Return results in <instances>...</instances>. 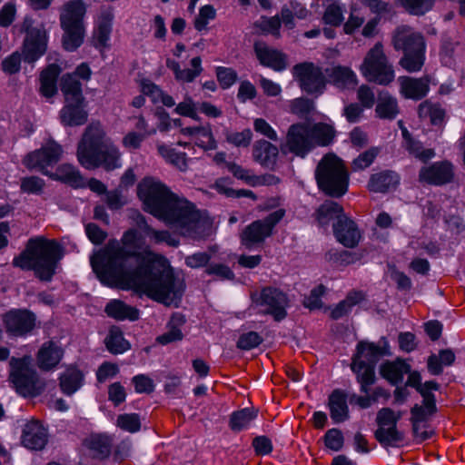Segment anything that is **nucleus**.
<instances>
[{"mask_svg": "<svg viewBox=\"0 0 465 465\" xmlns=\"http://www.w3.org/2000/svg\"><path fill=\"white\" fill-rule=\"evenodd\" d=\"M105 312L108 316L123 321L128 319L130 321H135L139 318V311L132 307L120 300L111 301L105 307Z\"/></svg>", "mask_w": 465, "mask_h": 465, "instance_id": "40", "label": "nucleus"}, {"mask_svg": "<svg viewBox=\"0 0 465 465\" xmlns=\"http://www.w3.org/2000/svg\"><path fill=\"white\" fill-rule=\"evenodd\" d=\"M378 153L379 149L376 147L370 148L369 150L363 152L352 162V170L359 171L367 168L373 163Z\"/></svg>", "mask_w": 465, "mask_h": 465, "instance_id": "57", "label": "nucleus"}, {"mask_svg": "<svg viewBox=\"0 0 465 465\" xmlns=\"http://www.w3.org/2000/svg\"><path fill=\"white\" fill-rule=\"evenodd\" d=\"M313 148L308 124H294L290 126L285 143L282 146L283 153L290 152L303 158Z\"/></svg>", "mask_w": 465, "mask_h": 465, "instance_id": "16", "label": "nucleus"}, {"mask_svg": "<svg viewBox=\"0 0 465 465\" xmlns=\"http://www.w3.org/2000/svg\"><path fill=\"white\" fill-rule=\"evenodd\" d=\"M406 149L410 153L413 154L416 158L422 162H427L434 156L432 149H423L422 144L418 141H411L405 144Z\"/></svg>", "mask_w": 465, "mask_h": 465, "instance_id": "58", "label": "nucleus"}, {"mask_svg": "<svg viewBox=\"0 0 465 465\" xmlns=\"http://www.w3.org/2000/svg\"><path fill=\"white\" fill-rule=\"evenodd\" d=\"M58 246L55 241L42 237L31 239L25 251L14 260L15 265L33 270L42 281H50L55 272Z\"/></svg>", "mask_w": 465, "mask_h": 465, "instance_id": "4", "label": "nucleus"}, {"mask_svg": "<svg viewBox=\"0 0 465 465\" xmlns=\"http://www.w3.org/2000/svg\"><path fill=\"white\" fill-rule=\"evenodd\" d=\"M331 418L335 423H340L349 418L347 394L341 390H334L329 396Z\"/></svg>", "mask_w": 465, "mask_h": 465, "instance_id": "31", "label": "nucleus"}, {"mask_svg": "<svg viewBox=\"0 0 465 465\" xmlns=\"http://www.w3.org/2000/svg\"><path fill=\"white\" fill-rule=\"evenodd\" d=\"M360 70L369 82L381 85L390 84L395 77L393 67L389 63L381 43H376L368 51Z\"/></svg>", "mask_w": 465, "mask_h": 465, "instance_id": "8", "label": "nucleus"}, {"mask_svg": "<svg viewBox=\"0 0 465 465\" xmlns=\"http://www.w3.org/2000/svg\"><path fill=\"white\" fill-rule=\"evenodd\" d=\"M333 233L337 241L346 248H354L358 245L361 234L355 223L347 215L340 216L333 223Z\"/></svg>", "mask_w": 465, "mask_h": 465, "instance_id": "19", "label": "nucleus"}, {"mask_svg": "<svg viewBox=\"0 0 465 465\" xmlns=\"http://www.w3.org/2000/svg\"><path fill=\"white\" fill-rule=\"evenodd\" d=\"M117 426L131 433L136 432L141 428V421L138 414H122L117 418Z\"/></svg>", "mask_w": 465, "mask_h": 465, "instance_id": "54", "label": "nucleus"}, {"mask_svg": "<svg viewBox=\"0 0 465 465\" xmlns=\"http://www.w3.org/2000/svg\"><path fill=\"white\" fill-rule=\"evenodd\" d=\"M315 179L319 189L327 196L341 198L349 186V173L343 162L334 153L325 154L318 163Z\"/></svg>", "mask_w": 465, "mask_h": 465, "instance_id": "5", "label": "nucleus"}, {"mask_svg": "<svg viewBox=\"0 0 465 465\" xmlns=\"http://www.w3.org/2000/svg\"><path fill=\"white\" fill-rule=\"evenodd\" d=\"M343 440V435L339 429H331L327 430L324 436L325 446L334 451L342 448Z\"/></svg>", "mask_w": 465, "mask_h": 465, "instance_id": "62", "label": "nucleus"}, {"mask_svg": "<svg viewBox=\"0 0 465 465\" xmlns=\"http://www.w3.org/2000/svg\"><path fill=\"white\" fill-rule=\"evenodd\" d=\"M215 9L210 5H204L200 9L199 15L194 19V27L198 31L205 29L208 21L215 17Z\"/></svg>", "mask_w": 465, "mask_h": 465, "instance_id": "63", "label": "nucleus"}, {"mask_svg": "<svg viewBox=\"0 0 465 465\" xmlns=\"http://www.w3.org/2000/svg\"><path fill=\"white\" fill-rule=\"evenodd\" d=\"M343 8L336 3L329 5L323 14L322 20L326 25L339 26L343 22Z\"/></svg>", "mask_w": 465, "mask_h": 465, "instance_id": "50", "label": "nucleus"}, {"mask_svg": "<svg viewBox=\"0 0 465 465\" xmlns=\"http://www.w3.org/2000/svg\"><path fill=\"white\" fill-rule=\"evenodd\" d=\"M365 295L362 292L360 291H351L350 292L346 298L340 302L334 309L331 310L330 317L332 320H339L344 316H346L351 310L353 306L360 303L363 301Z\"/></svg>", "mask_w": 465, "mask_h": 465, "instance_id": "42", "label": "nucleus"}, {"mask_svg": "<svg viewBox=\"0 0 465 465\" xmlns=\"http://www.w3.org/2000/svg\"><path fill=\"white\" fill-rule=\"evenodd\" d=\"M455 361V354L450 349L440 350L439 355L431 354L428 358V370L433 375L442 372V365L450 366Z\"/></svg>", "mask_w": 465, "mask_h": 465, "instance_id": "43", "label": "nucleus"}, {"mask_svg": "<svg viewBox=\"0 0 465 465\" xmlns=\"http://www.w3.org/2000/svg\"><path fill=\"white\" fill-rule=\"evenodd\" d=\"M216 76L220 85L223 88H229L232 86L237 80V73L228 67H218L216 69Z\"/></svg>", "mask_w": 465, "mask_h": 465, "instance_id": "64", "label": "nucleus"}, {"mask_svg": "<svg viewBox=\"0 0 465 465\" xmlns=\"http://www.w3.org/2000/svg\"><path fill=\"white\" fill-rule=\"evenodd\" d=\"M158 150L163 157L179 170L185 171L187 169V159L184 153H178L174 149L164 145L159 146Z\"/></svg>", "mask_w": 465, "mask_h": 465, "instance_id": "49", "label": "nucleus"}, {"mask_svg": "<svg viewBox=\"0 0 465 465\" xmlns=\"http://www.w3.org/2000/svg\"><path fill=\"white\" fill-rule=\"evenodd\" d=\"M430 79L429 76L413 78L400 76V93L407 99L420 100L425 97L430 90Z\"/></svg>", "mask_w": 465, "mask_h": 465, "instance_id": "23", "label": "nucleus"}, {"mask_svg": "<svg viewBox=\"0 0 465 465\" xmlns=\"http://www.w3.org/2000/svg\"><path fill=\"white\" fill-rule=\"evenodd\" d=\"M62 91L64 95V116H84V96L82 84L73 74H65L62 79Z\"/></svg>", "mask_w": 465, "mask_h": 465, "instance_id": "17", "label": "nucleus"}, {"mask_svg": "<svg viewBox=\"0 0 465 465\" xmlns=\"http://www.w3.org/2000/svg\"><path fill=\"white\" fill-rule=\"evenodd\" d=\"M401 412L395 414V412L390 408L381 409L376 417V422L379 428H386L396 426L397 421L401 419Z\"/></svg>", "mask_w": 465, "mask_h": 465, "instance_id": "55", "label": "nucleus"}, {"mask_svg": "<svg viewBox=\"0 0 465 465\" xmlns=\"http://www.w3.org/2000/svg\"><path fill=\"white\" fill-rule=\"evenodd\" d=\"M255 302L260 306H264L265 309L262 312L272 315L277 322L282 321L287 315L285 308L288 305V299L286 294L279 289L263 288Z\"/></svg>", "mask_w": 465, "mask_h": 465, "instance_id": "18", "label": "nucleus"}, {"mask_svg": "<svg viewBox=\"0 0 465 465\" xmlns=\"http://www.w3.org/2000/svg\"><path fill=\"white\" fill-rule=\"evenodd\" d=\"M381 376L388 380L391 384H397L403 379L404 374L410 372L411 366L402 360L395 361H386L381 365Z\"/></svg>", "mask_w": 465, "mask_h": 465, "instance_id": "36", "label": "nucleus"}, {"mask_svg": "<svg viewBox=\"0 0 465 465\" xmlns=\"http://www.w3.org/2000/svg\"><path fill=\"white\" fill-rule=\"evenodd\" d=\"M86 446L94 458L103 460L107 458L111 453L112 440L107 435H92L86 440Z\"/></svg>", "mask_w": 465, "mask_h": 465, "instance_id": "41", "label": "nucleus"}, {"mask_svg": "<svg viewBox=\"0 0 465 465\" xmlns=\"http://www.w3.org/2000/svg\"><path fill=\"white\" fill-rule=\"evenodd\" d=\"M381 341L382 345L360 341L352 357L351 368L356 373L357 381L361 383V391L364 393H368L370 386L375 382L376 363L382 356L390 354L387 341L383 338Z\"/></svg>", "mask_w": 465, "mask_h": 465, "instance_id": "6", "label": "nucleus"}, {"mask_svg": "<svg viewBox=\"0 0 465 465\" xmlns=\"http://www.w3.org/2000/svg\"><path fill=\"white\" fill-rule=\"evenodd\" d=\"M175 113L182 116H195L197 113L208 116H217L221 112L209 103H202L197 106L190 97H185L183 102L177 104Z\"/></svg>", "mask_w": 465, "mask_h": 465, "instance_id": "32", "label": "nucleus"}, {"mask_svg": "<svg viewBox=\"0 0 465 465\" xmlns=\"http://www.w3.org/2000/svg\"><path fill=\"white\" fill-rule=\"evenodd\" d=\"M121 153L116 145L106 137L100 122L90 124L77 146V159L88 170L103 167L113 171L120 167Z\"/></svg>", "mask_w": 465, "mask_h": 465, "instance_id": "2", "label": "nucleus"}, {"mask_svg": "<svg viewBox=\"0 0 465 465\" xmlns=\"http://www.w3.org/2000/svg\"><path fill=\"white\" fill-rule=\"evenodd\" d=\"M136 232H124L122 244L109 241L91 257L94 272L102 283L111 287L134 289L166 306L177 305L184 291L163 259H146L131 250L135 247Z\"/></svg>", "mask_w": 465, "mask_h": 465, "instance_id": "1", "label": "nucleus"}, {"mask_svg": "<svg viewBox=\"0 0 465 465\" xmlns=\"http://www.w3.org/2000/svg\"><path fill=\"white\" fill-rule=\"evenodd\" d=\"M86 5L83 0H70L64 5L61 25H84Z\"/></svg>", "mask_w": 465, "mask_h": 465, "instance_id": "29", "label": "nucleus"}, {"mask_svg": "<svg viewBox=\"0 0 465 465\" xmlns=\"http://www.w3.org/2000/svg\"><path fill=\"white\" fill-rule=\"evenodd\" d=\"M39 94L49 99L58 92V59L46 65L39 74Z\"/></svg>", "mask_w": 465, "mask_h": 465, "instance_id": "25", "label": "nucleus"}, {"mask_svg": "<svg viewBox=\"0 0 465 465\" xmlns=\"http://www.w3.org/2000/svg\"><path fill=\"white\" fill-rule=\"evenodd\" d=\"M256 415L257 411L250 408L235 411L231 415L230 427L234 431H240L245 428Z\"/></svg>", "mask_w": 465, "mask_h": 465, "instance_id": "48", "label": "nucleus"}, {"mask_svg": "<svg viewBox=\"0 0 465 465\" xmlns=\"http://www.w3.org/2000/svg\"><path fill=\"white\" fill-rule=\"evenodd\" d=\"M345 215L342 206L331 200L324 201L314 213L315 219L321 226L329 224L334 218L338 221L340 216Z\"/></svg>", "mask_w": 465, "mask_h": 465, "instance_id": "38", "label": "nucleus"}, {"mask_svg": "<svg viewBox=\"0 0 465 465\" xmlns=\"http://www.w3.org/2000/svg\"><path fill=\"white\" fill-rule=\"evenodd\" d=\"M291 113L293 114L309 115L315 114L314 104L308 98H297L291 103Z\"/></svg>", "mask_w": 465, "mask_h": 465, "instance_id": "56", "label": "nucleus"}, {"mask_svg": "<svg viewBox=\"0 0 465 465\" xmlns=\"http://www.w3.org/2000/svg\"><path fill=\"white\" fill-rule=\"evenodd\" d=\"M104 342L107 350L114 354L123 353L129 348L128 341L124 339L122 331L117 327L111 328Z\"/></svg>", "mask_w": 465, "mask_h": 465, "instance_id": "45", "label": "nucleus"}, {"mask_svg": "<svg viewBox=\"0 0 465 465\" xmlns=\"http://www.w3.org/2000/svg\"><path fill=\"white\" fill-rule=\"evenodd\" d=\"M60 182L72 187H84L85 182L80 172L73 165L64 163L60 165Z\"/></svg>", "mask_w": 465, "mask_h": 465, "instance_id": "47", "label": "nucleus"}, {"mask_svg": "<svg viewBox=\"0 0 465 465\" xmlns=\"http://www.w3.org/2000/svg\"><path fill=\"white\" fill-rule=\"evenodd\" d=\"M398 183L399 179L396 173L391 171H384L372 174L368 187L375 193H386L391 189H394Z\"/></svg>", "mask_w": 465, "mask_h": 465, "instance_id": "39", "label": "nucleus"}, {"mask_svg": "<svg viewBox=\"0 0 465 465\" xmlns=\"http://www.w3.org/2000/svg\"><path fill=\"white\" fill-rule=\"evenodd\" d=\"M179 118H140L136 128L140 133L129 132L123 138V145L129 149H138L146 135L153 134L157 131L165 133L171 129L181 128Z\"/></svg>", "mask_w": 465, "mask_h": 465, "instance_id": "11", "label": "nucleus"}, {"mask_svg": "<svg viewBox=\"0 0 465 465\" xmlns=\"http://www.w3.org/2000/svg\"><path fill=\"white\" fill-rule=\"evenodd\" d=\"M4 321L6 331L14 336L25 334L35 325V317L27 311H11L5 314Z\"/></svg>", "mask_w": 465, "mask_h": 465, "instance_id": "22", "label": "nucleus"}, {"mask_svg": "<svg viewBox=\"0 0 465 465\" xmlns=\"http://www.w3.org/2000/svg\"><path fill=\"white\" fill-rule=\"evenodd\" d=\"M181 132L184 134L194 136L195 143L201 147L207 148L212 141V134L204 127L193 126L182 128Z\"/></svg>", "mask_w": 465, "mask_h": 465, "instance_id": "53", "label": "nucleus"}, {"mask_svg": "<svg viewBox=\"0 0 465 465\" xmlns=\"http://www.w3.org/2000/svg\"><path fill=\"white\" fill-rule=\"evenodd\" d=\"M374 436L376 440L384 447L395 446L397 442L403 440V433L397 430V426L388 428H378Z\"/></svg>", "mask_w": 465, "mask_h": 465, "instance_id": "46", "label": "nucleus"}, {"mask_svg": "<svg viewBox=\"0 0 465 465\" xmlns=\"http://www.w3.org/2000/svg\"><path fill=\"white\" fill-rule=\"evenodd\" d=\"M84 382V373L75 364L67 365L60 374V390L68 396L80 390Z\"/></svg>", "mask_w": 465, "mask_h": 465, "instance_id": "28", "label": "nucleus"}, {"mask_svg": "<svg viewBox=\"0 0 465 465\" xmlns=\"http://www.w3.org/2000/svg\"><path fill=\"white\" fill-rule=\"evenodd\" d=\"M29 169H38L44 174L56 179L57 144L54 141L46 143L40 150L28 153L23 160Z\"/></svg>", "mask_w": 465, "mask_h": 465, "instance_id": "14", "label": "nucleus"}, {"mask_svg": "<svg viewBox=\"0 0 465 465\" xmlns=\"http://www.w3.org/2000/svg\"><path fill=\"white\" fill-rule=\"evenodd\" d=\"M308 129L314 147L330 145L336 134L333 126L324 123L308 124Z\"/></svg>", "mask_w": 465, "mask_h": 465, "instance_id": "37", "label": "nucleus"}, {"mask_svg": "<svg viewBox=\"0 0 465 465\" xmlns=\"http://www.w3.org/2000/svg\"><path fill=\"white\" fill-rule=\"evenodd\" d=\"M376 113L379 116H395L400 114L397 99L388 92L380 93L377 100Z\"/></svg>", "mask_w": 465, "mask_h": 465, "instance_id": "44", "label": "nucleus"}, {"mask_svg": "<svg viewBox=\"0 0 465 465\" xmlns=\"http://www.w3.org/2000/svg\"><path fill=\"white\" fill-rule=\"evenodd\" d=\"M37 365L41 370L51 371L58 364V345L49 341L41 346L37 353Z\"/></svg>", "mask_w": 465, "mask_h": 465, "instance_id": "34", "label": "nucleus"}, {"mask_svg": "<svg viewBox=\"0 0 465 465\" xmlns=\"http://www.w3.org/2000/svg\"><path fill=\"white\" fill-rule=\"evenodd\" d=\"M35 19L31 15H25L21 25L20 33L25 34L23 43L24 61L35 64L47 50L48 37L45 28L35 27Z\"/></svg>", "mask_w": 465, "mask_h": 465, "instance_id": "10", "label": "nucleus"}, {"mask_svg": "<svg viewBox=\"0 0 465 465\" xmlns=\"http://www.w3.org/2000/svg\"><path fill=\"white\" fill-rule=\"evenodd\" d=\"M279 154L278 148L270 142L260 140L253 144V159L261 165L272 169Z\"/></svg>", "mask_w": 465, "mask_h": 465, "instance_id": "30", "label": "nucleus"}, {"mask_svg": "<svg viewBox=\"0 0 465 465\" xmlns=\"http://www.w3.org/2000/svg\"><path fill=\"white\" fill-rule=\"evenodd\" d=\"M64 33L62 46L67 52H74L84 43L85 35L84 25H61Z\"/></svg>", "mask_w": 465, "mask_h": 465, "instance_id": "33", "label": "nucleus"}, {"mask_svg": "<svg viewBox=\"0 0 465 465\" xmlns=\"http://www.w3.org/2000/svg\"><path fill=\"white\" fill-rule=\"evenodd\" d=\"M24 60L23 53L13 52L1 62V69L5 74L13 75L20 72L21 62Z\"/></svg>", "mask_w": 465, "mask_h": 465, "instance_id": "51", "label": "nucleus"}, {"mask_svg": "<svg viewBox=\"0 0 465 465\" xmlns=\"http://www.w3.org/2000/svg\"><path fill=\"white\" fill-rule=\"evenodd\" d=\"M160 220L180 231L183 236L201 240L212 232V222L184 198L175 195Z\"/></svg>", "mask_w": 465, "mask_h": 465, "instance_id": "3", "label": "nucleus"}, {"mask_svg": "<svg viewBox=\"0 0 465 465\" xmlns=\"http://www.w3.org/2000/svg\"><path fill=\"white\" fill-rule=\"evenodd\" d=\"M453 168L450 162H438L420 171V181L430 184L442 185L452 181Z\"/></svg>", "mask_w": 465, "mask_h": 465, "instance_id": "21", "label": "nucleus"}, {"mask_svg": "<svg viewBox=\"0 0 465 465\" xmlns=\"http://www.w3.org/2000/svg\"><path fill=\"white\" fill-rule=\"evenodd\" d=\"M292 75L302 90L311 94H320L326 86V77L321 67L312 62H303L292 67Z\"/></svg>", "mask_w": 465, "mask_h": 465, "instance_id": "13", "label": "nucleus"}, {"mask_svg": "<svg viewBox=\"0 0 465 465\" xmlns=\"http://www.w3.org/2000/svg\"><path fill=\"white\" fill-rule=\"evenodd\" d=\"M262 341V338L256 331H249L239 337L237 348L248 351L259 346Z\"/></svg>", "mask_w": 465, "mask_h": 465, "instance_id": "60", "label": "nucleus"}, {"mask_svg": "<svg viewBox=\"0 0 465 465\" xmlns=\"http://www.w3.org/2000/svg\"><path fill=\"white\" fill-rule=\"evenodd\" d=\"M406 9L413 15H420L429 11L433 0H401Z\"/></svg>", "mask_w": 465, "mask_h": 465, "instance_id": "61", "label": "nucleus"}, {"mask_svg": "<svg viewBox=\"0 0 465 465\" xmlns=\"http://www.w3.org/2000/svg\"><path fill=\"white\" fill-rule=\"evenodd\" d=\"M411 420L412 423L413 434L416 438H419V435L420 434V423L426 421L430 415L427 414L426 410L418 404H415L411 408Z\"/></svg>", "mask_w": 465, "mask_h": 465, "instance_id": "59", "label": "nucleus"}, {"mask_svg": "<svg viewBox=\"0 0 465 465\" xmlns=\"http://www.w3.org/2000/svg\"><path fill=\"white\" fill-rule=\"evenodd\" d=\"M329 82L340 89H354L358 84L355 73L348 66L335 65L325 70Z\"/></svg>", "mask_w": 465, "mask_h": 465, "instance_id": "27", "label": "nucleus"}, {"mask_svg": "<svg viewBox=\"0 0 465 465\" xmlns=\"http://www.w3.org/2000/svg\"><path fill=\"white\" fill-rule=\"evenodd\" d=\"M114 10L111 7L102 8L97 19V25L93 33L94 46L104 48L112 33Z\"/></svg>", "mask_w": 465, "mask_h": 465, "instance_id": "24", "label": "nucleus"}, {"mask_svg": "<svg viewBox=\"0 0 465 465\" xmlns=\"http://www.w3.org/2000/svg\"><path fill=\"white\" fill-rule=\"evenodd\" d=\"M137 193L144 203L145 210L158 219H161L176 195L163 183L153 178H144L137 186Z\"/></svg>", "mask_w": 465, "mask_h": 465, "instance_id": "9", "label": "nucleus"}, {"mask_svg": "<svg viewBox=\"0 0 465 465\" xmlns=\"http://www.w3.org/2000/svg\"><path fill=\"white\" fill-rule=\"evenodd\" d=\"M47 441V431L38 421L27 422L23 430L22 443L30 450H41Z\"/></svg>", "mask_w": 465, "mask_h": 465, "instance_id": "26", "label": "nucleus"}, {"mask_svg": "<svg viewBox=\"0 0 465 465\" xmlns=\"http://www.w3.org/2000/svg\"><path fill=\"white\" fill-rule=\"evenodd\" d=\"M253 48L257 59L263 66L270 67L276 72L286 69L287 55L282 51L272 48L263 42H256Z\"/></svg>", "mask_w": 465, "mask_h": 465, "instance_id": "20", "label": "nucleus"}, {"mask_svg": "<svg viewBox=\"0 0 465 465\" xmlns=\"http://www.w3.org/2000/svg\"><path fill=\"white\" fill-rule=\"evenodd\" d=\"M284 213V210L279 209L262 220L252 222L241 234L242 245L251 249L262 243L272 234V228L282 219Z\"/></svg>", "mask_w": 465, "mask_h": 465, "instance_id": "12", "label": "nucleus"}, {"mask_svg": "<svg viewBox=\"0 0 465 465\" xmlns=\"http://www.w3.org/2000/svg\"><path fill=\"white\" fill-rule=\"evenodd\" d=\"M10 365L9 380L19 394L26 397L40 393L35 384V371L27 368L20 359L12 358Z\"/></svg>", "mask_w": 465, "mask_h": 465, "instance_id": "15", "label": "nucleus"}, {"mask_svg": "<svg viewBox=\"0 0 465 465\" xmlns=\"http://www.w3.org/2000/svg\"><path fill=\"white\" fill-rule=\"evenodd\" d=\"M392 44L396 50L403 52L399 64L406 71L412 73L421 69L424 64L425 40L423 35L411 27H398L392 36Z\"/></svg>", "mask_w": 465, "mask_h": 465, "instance_id": "7", "label": "nucleus"}, {"mask_svg": "<svg viewBox=\"0 0 465 465\" xmlns=\"http://www.w3.org/2000/svg\"><path fill=\"white\" fill-rule=\"evenodd\" d=\"M255 25L262 32L270 34L275 38L281 37V20L278 15L272 17L262 16L261 19L255 23Z\"/></svg>", "mask_w": 465, "mask_h": 465, "instance_id": "52", "label": "nucleus"}, {"mask_svg": "<svg viewBox=\"0 0 465 465\" xmlns=\"http://www.w3.org/2000/svg\"><path fill=\"white\" fill-rule=\"evenodd\" d=\"M185 323V316L182 313H173L167 324L168 331L158 336L156 341L162 345L182 341L183 334L180 328Z\"/></svg>", "mask_w": 465, "mask_h": 465, "instance_id": "35", "label": "nucleus"}]
</instances>
